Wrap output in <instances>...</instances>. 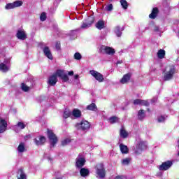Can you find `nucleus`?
<instances>
[{"mask_svg":"<svg viewBox=\"0 0 179 179\" xmlns=\"http://www.w3.org/2000/svg\"><path fill=\"white\" fill-rule=\"evenodd\" d=\"M72 115V113L69 109H66L64 112L63 117L64 118H69Z\"/></svg>","mask_w":179,"mask_h":179,"instance_id":"36","label":"nucleus"},{"mask_svg":"<svg viewBox=\"0 0 179 179\" xmlns=\"http://www.w3.org/2000/svg\"><path fill=\"white\" fill-rule=\"evenodd\" d=\"M110 1H113V0H110Z\"/></svg>","mask_w":179,"mask_h":179,"instance_id":"56","label":"nucleus"},{"mask_svg":"<svg viewBox=\"0 0 179 179\" xmlns=\"http://www.w3.org/2000/svg\"><path fill=\"white\" fill-rule=\"evenodd\" d=\"M45 57H47L48 59H52V53H51V50H50V48L48 46H42L41 47Z\"/></svg>","mask_w":179,"mask_h":179,"instance_id":"15","label":"nucleus"},{"mask_svg":"<svg viewBox=\"0 0 179 179\" xmlns=\"http://www.w3.org/2000/svg\"><path fill=\"white\" fill-rule=\"evenodd\" d=\"M165 55L166 51H164L163 49H161L157 52V57L159 58V59H163Z\"/></svg>","mask_w":179,"mask_h":179,"instance_id":"30","label":"nucleus"},{"mask_svg":"<svg viewBox=\"0 0 179 179\" xmlns=\"http://www.w3.org/2000/svg\"><path fill=\"white\" fill-rule=\"evenodd\" d=\"M8 129V122L3 119H0V134H3Z\"/></svg>","mask_w":179,"mask_h":179,"instance_id":"16","label":"nucleus"},{"mask_svg":"<svg viewBox=\"0 0 179 179\" xmlns=\"http://www.w3.org/2000/svg\"><path fill=\"white\" fill-rule=\"evenodd\" d=\"M120 152L121 153H122V155H127L128 154V152H129V150L128 149V146L121 143L120 144Z\"/></svg>","mask_w":179,"mask_h":179,"instance_id":"23","label":"nucleus"},{"mask_svg":"<svg viewBox=\"0 0 179 179\" xmlns=\"http://www.w3.org/2000/svg\"><path fill=\"white\" fill-rule=\"evenodd\" d=\"M56 48H57V50H59V48H60V46H59V44H56Z\"/></svg>","mask_w":179,"mask_h":179,"instance_id":"47","label":"nucleus"},{"mask_svg":"<svg viewBox=\"0 0 179 179\" xmlns=\"http://www.w3.org/2000/svg\"><path fill=\"white\" fill-rule=\"evenodd\" d=\"M157 177H160V176H162V172H158L157 173Z\"/></svg>","mask_w":179,"mask_h":179,"instance_id":"49","label":"nucleus"},{"mask_svg":"<svg viewBox=\"0 0 179 179\" xmlns=\"http://www.w3.org/2000/svg\"><path fill=\"white\" fill-rule=\"evenodd\" d=\"M120 3L123 9H128V2L126 0H120Z\"/></svg>","mask_w":179,"mask_h":179,"instance_id":"39","label":"nucleus"},{"mask_svg":"<svg viewBox=\"0 0 179 179\" xmlns=\"http://www.w3.org/2000/svg\"><path fill=\"white\" fill-rule=\"evenodd\" d=\"M10 59L5 57L3 61L0 62V71L1 72H8L10 69Z\"/></svg>","mask_w":179,"mask_h":179,"instance_id":"4","label":"nucleus"},{"mask_svg":"<svg viewBox=\"0 0 179 179\" xmlns=\"http://www.w3.org/2000/svg\"><path fill=\"white\" fill-rule=\"evenodd\" d=\"M92 23H93V22H83V24L81 25V28L84 29H89V27H90V26H92Z\"/></svg>","mask_w":179,"mask_h":179,"instance_id":"35","label":"nucleus"},{"mask_svg":"<svg viewBox=\"0 0 179 179\" xmlns=\"http://www.w3.org/2000/svg\"><path fill=\"white\" fill-rule=\"evenodd\" d=\"M87 110H90V111H97V106L96 103H91L87 106Z\"/></svg>","mask_w":179,"mask_h":179,"instance_id":"33","label":"nucleus"},{"mask_svg":"<svg viewBox=\"0 0 179 179\" xmlns=\"http://www.w3.org/2000/svg\"><path fill=\"white\" fill-rule=\"evenodd\" d=\"M56 179H62V177L57 178Z\"/></svg>","mask_w":179,"mask_h":179,"instance_id":"52","label":"nucleus"},{"mask_svg":"<svg viewBox=\"0 0 179 179\" xmlns=\"http://www.w3.org/2000/svg\"><path fill=\"white\" fill-rule=\"evenodd\" d=\"M21 89L23 92H29V90H30V87L27 86L25 83H22Z\"/></svg>","mask_w":179,"mask_h":179,"instance_id":"38","label":"nucleus"},{"mask_svg":"<svg viewBox=\"0 0 179 179\" xmlns=\"http://www.w3.org/2000/svg\"><path fill=\"white\" fill-rule=\"evenodd\" d=\"M176 73V67L173 65L166 66L163 70L164 80L167 82L173 79Z\"/></svg>","mask_w":179,"mask_h":179,"instance_id":"1","label":"nucleus"},{"mask_svg":"<svg viewBox=\"0 0 179 179\" xmlns=\"http://www.w3.org/2000/svg\"><path fill=\"white\" fill-rule=\"evenodd\" d=\"M108 121L110 124H115L120 121V119L118 118V117L113 116L109 117Z\"/></svg>","mask_w":179,"mask_h":179,"instance_id":"29","label":"nucleus"},{"mask_svg":"<svg viewBox=\"0 0 179 179\" xmlns=\"http://www.w3.org/2000/svg\"><path fill=\"white\" fill-rule=\"evenodd\" d=\"M27 126V122H18L13 127L15 132H20L22 129H24Z\"/></svg>","mask_w":179,"mask_h":179,"instance_id":"12","label":"nucleus"},{"mask_svg":"<svg viewBox=\"0 0 179 179\" xmlns=\"http://www.w3.org/2000/svg\"><path fill=\"white\" fill-rule=\"evenodd\" d=\"M75 31H71V33H75Z\"/></svg>","mask_w":179,"mask_h":179,"instance_id":"54","label":"nucleus"},{"mask_svg":"<svg viewBox=\"0 0 179 179\" xmlns=\"http://www.w3.org/2000/svg\"><path fill=\"white\" fill-rule=\"evenodd\" d=\"M96 27L99 30H101V29H104V21L99 20L96 24Z\"/></svg>","mask_w":179,"mask_h":179,"instance_id":"31","label":"nucleus"},{"mask_svg":"<svg viewBox=\"0 0 179 179\" xmlns=\"http://www.w3.org/2000/svg\"><path fill=\"white\" fill-rule=\"evenodd\" d=\"M77 129H82V131H87L90 128V123L87 120H83L80 123L76 124Z\"/></svg>","mask_w":179,"mask_h":179,"instance_id":"6","label":"nucleus"},{"mask_svg":"<svg viewBox=\"0 0 179 179\" xmlns=\"http://www.w3.org/2000/svg\"><path fill=\"white\" fill-rule=\"evenodd\" d=\"M114 179H127V177L124 176H116Z\"/></svg>","mask_w":179,"mask_h":179,"instance_id":"44","label":"nucleus"},{"mask_svg":"<svg viewBox=\"0 0 179 179\" xmlns=\"http://www.w3.org/2000/svg\"><path fill=\"white\" fill-rule=\"evenodd\" d=\"M74 79H75L76 80H78V79H79V75H78V74L75 75V76H74Z\"/></svg>","mask_w":179,"mask_h":179,"instance_id":"46","label":"nucleus"},{"mask_svg":"<svg viewBox=\"0 0 179 179\" xmlns=\"http://www.w3.org/2000/svg\"><path fill=\"white\" fill-rule=\"evenodd\" d=\"M95 173L96 174V178H106V169H104V164L99 163L95 166Z\"/></svg>","mask_w":179,"mask_h":179,"instance_id":"2","label":"nucleus"},{"mask_svg":"<svg viewBox=\"0 0 179 179\" xmlns=\"http://www.w3.org/2000/svg\"><path fill=\"white\" fill-rule=\"evenodd\" d=\"M71 143V138H66L62 140V146H66V145H69Z\"/></svg>","mask_w":179,"mask_h":179,"instance_id":"37","label":"nucleus"},{"mask_svg":"<svg viewBox=\"0 0 179 179\" xmlns=\"http://www.w3.org/2000/svg\"><path fill=\"white\" fill-rule=\"evenodd\" d=\"M48 136L49 138L51 147L54 148L58 142V138H57V136H55L54 132H52V130H48Z\"/></svg>","mask_w":179,"mask_h":179,"instance_id":"5","label":"nucleus"},{"mask_svg":"<svg viewBox=\"0 0 179 179\" xmlns=\"http://www.w3.org/2000/svg\"><path fill=\"white\" fill-rule=\"evenodd\" d=\"M80 174L81 177H87L90 174V171L86 168H82L80 170Z\"/></svg>","mask_w":179,"mask_h":179,"instance_id":"25","label":"nucleus"},{"mask_svg":"<svg viewBox=\"0 0 179 179\" xmlns=\"http://www.w3.org/2000/svg\"><path fill=\"white\" fill-rule=\"evenodd\" d=\"M90 73L98 82L101 83L104 81V76L101 73H99V71L91 70L90 71Z\"/></svg>","mask_w":179,"mask_h":179,"instance_id":"9","label":"nucleus"},{"mask_svg":"<svg viewBox=\"0 0 179 179\" xmlns=\"http://www.w3.org/2000/svg\"><path fill=\"white\" fill-rule=\"evenodd\" d=\"M26 151V145L24 143H20L17 148V152L18 155H22V153H24Z\"/></svg>","mask_w":179,"mask_h":179,"instance_id":"19","label":"nucleus"},{"mask_svg":"<svg viewBox=\"0 0 179 179\" xmlns=\"http://www.w3.org/2000/svg\"><path fill=\"white\" fill-rule=\"evenodd\" d=\"M16 37L18 40H26L27 38V33L23 29H20L17 31Z\"/></svg>","mask_w":179,"mask_h":179,"instance_id":"11","label":"nucleus"},{"mask_svg":"<svg viewBox=\"0 0 179 179\" xmlns=\"http://www.w3.org/2000/svg\"><path fill=\"white\" fill-rule=\"evenodd\" d=\"M171 166H173L172 161H166L158 166V169L159 171H166L171 168Z\"/></svg>","mask_w":179,"mask_h":179,"instance_id":"10","label":"nucleus"},{"mask_svg":"<svg viewBox=\"0 0 179 179\" xmlns=\"http://www.w3.org/2000/svg\"><path fill=\"white\" fill-rule=\"evenodd\" d=\"M178 148H179V140L178 141Z\"/></svg>","mask_w":179,"mask_h":179,"instance_id":"51","label":"nucleus"},{"mask_svg":"<svg viewBox=\"0 0 179 179\" xmlns=\"http://www.w3.org/2000/svg\"><path fill=\"white\" fill-rule=\"evenodd\" d=\"M122 62V60H119L116 62V64L118 65Z\"/></svg>","mask_w":179,"mask_h":179,"instance_id":"48","label":"nucleus"},{"mask_svg":"<svg viewBox=\"0 0 179 179\" xmlns=\"http://www.w3.org/2000/svg\"><path fill=\"white\" fill-rule=\"evenodd\" d=\"M57 82H58V75L57 74V72H55V73H54L50 77H49L48 83V85H50V86H55Z\"/></svg>","mask_w":179,"mask_h":179,"instance_id":"13","label":"nucleus"},{"mask_svg":"<svg viewBox=\"0 0 179 179\" xmlns=\"http://www.w3.org/2000/svg\"><path fill=\"white\" fill-rule=\"evenodd\" d=\"M73 71H68L69 76H73Z\"/></svg>","mask_w":179,"mask_h":179,"instance_id":"45","label":"nucleus"},{"mask_svg":"<svg viewBox=\"0 0 179 179\" xmlns=\"http://www.w3.org/2000/svg\"><path fill=\"white\" fill-rule=\"evenodd\" d=\"M74 59H76L77 61H80L82 59V55L79 52H76L74 54Z\"/></svg>","mask_w":179,"mask_h":179,"instance_id":"40","label":"nucleus"},{"mask_svg":"<svg viewBox=\"0 0 179 179\" xmlns=\"http://www.w3.org/2000/svg\"><path fill=\"white\" fill-rule=\"evenodd\" d=\"M56 75H57L59 78H61L64 82H68L69 80V77H68V75H66L62 70H57L56 71Z\"/></svg>","mask_w":179,"mask_h":179,"instance_id":"14","label":"nucleus"},{"mask_svg":"<svg viewBox=\"0 0 179 179\" xmlns=\"http://www.w3.org/2000/svg\"><path fill=\"white\" fill-rule=\"evenodd\" d=\"M137 117L138 119L140 120V121H142V120H143V118L146 117V112L145 111V110H140L138 113Z\"/></svg>","mask_w":179,"mask_h":179,"instance_id":"27","label":"nucleus"},{"mask_svg":"<svg viewBox=\"0 0 179 179\" xmlns=\"http://www.w3.org/2000/svg\"><path fill=\"white\" fill-rule=\"evenodd\" d=\"M131 80V73H127L123 76L122 78L120 80V83L122 85H125V83H128Z\"/></svg>","mask_w":179,"mask_h":179,"instance_id":"21","label":"nucleus"},{"mask_svg":"<svg viewBox=\"0 0 179 179\" xmlns=\"http://www.w3.org/2000/svg\"><path fill=\"white\" fill-rule=\"evenodd\" d=\"M27 138H30V136H27Z\"/></svg>","mask_w":179,"mask_h":179,"instance_id":"55","label":"nucleus"},{"mask_svg":"<svg viewBox=\"0 0 179 179\" xmlns=\"http://www.w3.org/2000/svg\"><path fill=\"white\" fill-rule=\"evenodd\" d=\"M115 34H116L117 37H121V35L122 34V29H121V27H116L114 29Z\"/></svg>","mask_w":179,"mask_h":179,"instance_id":"32","label":"nucleus"},{"mask_svg":"<svg viewBox=\"0 0 179 179\" xmlns=\"http://www.w3.org/2000/svg\"><path fill=\"white\" fill-rule=\"evenodd\" d=\"M99 51L102 54H108V55H114V54H115V50L113 48L108 46H101Z\"/></svg>","mask_w":179,"mask_h":179,"instance_id":"7","label":"nucleus"},{"mask_svg":"<svg viewBox=\"0 0 179 179\" xmlns=\"http://www.w3.org/2000/svg\"><path fill=\"white\" fill-rule=\"evenodd\" d=\"M113 4H108V6H106L105 9L108 12H111V10H113Z\"/></svg>","mask_w":179,"mask_h":179,"instance_id":"43","label":"nucleus"},{"mask_svg":"<svg viewBox=\"0 0 179 179\" xmlns=\"http://www.w3.org/2000/svg\"><path fill=\"white\" fill-rule=\"evenodd\" d=\"M22 5H23V1L18 0L13 3H7L5 6V9L6 10L15 9V8H20Z\"/></svg>","mask_w":179,"mask_h":179,"instance_id":"8","label":"nucleus"},{"mask_svg":"<svg viewBox=\"0 0 179 179\" xmlns=\"http://www.w3.org/2000/svg\"><path fill=\"white\" fill-rule=\"evenodd\" d=\"M128 135H129L128 131H127V130H125L124 127H122L120 131V137L125 139L126 138H128Z\"/></svg>","mask_w":179,"mask_h":179,"instance_id":"28","label":"nucleus"},{"mask_svg":"<svg viewBox=\"0 0 179 179\" xmlns=\"http://www.w3.org/2000/svg\"><path fill=\"white\" fill-rule=\"evenodd\" d=\"M157 13H159V9L157 8H154L152 13L149 15L150 19H156Z\"/></svg>","mask_w":179,"mask_h":179,"instance_id":"24","label":"nucleus"},{"mask_svg":"<svg viewBox=\"0 0 179 179\" xmlns=\"http://www.w3.org/2000/svg\"><path fill=\"white\" fill-rule=\"evenodd\" d=\"M85 163H86V159L83 157H78L76 159V166L78 169H82L85 166Z\"/></svg>","mask_w":179,"mask_h":179,"instance_id":"17","label":"nucleus"},{"mask_svg":"<svg viewBox=\"0 0 179 179\" xmlns=\"http://www.w3.org/2000/svg\"><path fill=\"white\" fill-rule=\"evenodd\" d=\"M131 160L132 159L131 158H129V157L123 159L122 160V166H128L129 164V163H131Z\"/></svg>","mask_w":179,"mask_h":179,"instance_id":"34","label":"nucleus"},{"mask_svg":"<svg viewBox=\"0 0 179 179\" xmlns=\"http://www.w3.org/2000/svg\"><path fill=\"white\" fill-rule=\"evenodd\" d=\"M71 115L74 117V118H80V117H82V112L78 109H74L71 113Z\"/></svg>","mask_w":179,"mask_h":179,"instance_id":"22","label":"nucleus"},{"mask_svg":"<svg viewBox=\"0 0 179 179\" xmlns=\"http://www.w3.org/2000/svg\"><path fill=\"white\" fill-rule=\"evenodd\" d=\"M134 104L135 106H138V105H140V106H149V102L148 101H145V100H142V99H135L134 101Z\"/></svg>","mask_w":179,"mask_h":179,"instance_id":"20","label":"nucleus"},{"mask_svg":"<svg viewBox=\"0 0 179 179\" xmlns=\"http://www.w3.org/2000/svg\"><path fill=\"white\" fill-rule=\"evenodd\" d=\"M157 121L159 122H164V121H166V117L163 115L158 116L157 117Z\"/></svg>","mask_w":179,"mask_h":179,"instance_id":"42","label":"nucleus"},{"mask_svg":"<svg viewBox=\"0 0 179 179\" xmlns=\"http://www.w3.org/2000/svg\"><path fill=\"white\" fill-rule=\"evenodd\" d=\"M148 149V142L143 140H138L136 143L135 153L141 155L142 152Z\"/></svg>","mask_w":179,"mask_h":179,"instance_id":"3","label":"nucleus"},{"mask_svg":"<svg viewBox=\"0 0 179 179\" xmlns=\"http://www.w3.org/2000/svg\"><path fill=\"white\" fill-rule=\"evenodd\" d=\"M17 179H27V176L22 169H20L17 176Z\"/></svg>","mask_w":179,"mask_h":179,"instance_id":"26","label":"nucleus"},{"mask_svg":"<svg viewBox=\"0 0 179 179\" xmlns=\"http://www.w3.org/2000/svg\"><path fill=\"white\" fill-rule=\"evenodd\" d=\"M48 160H51V157H48Z\"/></svg>","mask_w":179,"mask_h":179,"instance_id":"53","label":"nucleus"},{"mask_svg":"<svg viewBox=\"0 0 179 179\" xmlns=\"http://www.w3.org/2000/svg\"><path fill=\"white\" fill-rule=\"evenodd\" d=\"M155 30V31H159V27H156Z\"/></svg>","mask_w":179,"mask_h":179,"instance_id":"50","label":"nucleus"},{"mask_svg":"<svg viewBox=\"0 0 179 179\" xmlns=\"http://www.w3.org/2000/svg\"><path fill=\"white\" fill-rule=\"evenodd\" d=\"M45 19H47V14H45V13H42L40 16V20H41V22H44Z\"/></svg>","mask_w":179,"mask_h":179,"instance_id":"41","label":"nucleus"},{"mask_svg":"<svg viewBox=\"0 0 179 179\" xmlns=\"http://www.w3.org/2000/svg\"><path fill=\"white\" fill-rule=\"evenodd\" d=\"M45 142V137L43 136H39L35 138V143L37 146H40L41 145H43Z\"/></svg>","mask_w":179,"mask_h":179,"instance_id":"18","label":"nucleus"}]
</instances>
